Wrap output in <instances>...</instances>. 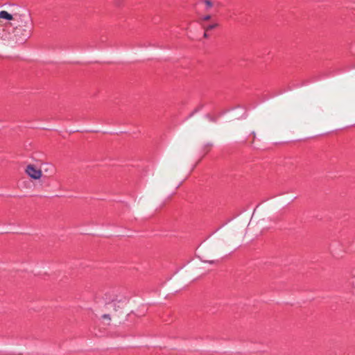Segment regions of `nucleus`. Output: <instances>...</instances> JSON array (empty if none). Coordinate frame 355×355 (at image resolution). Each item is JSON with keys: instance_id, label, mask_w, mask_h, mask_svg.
<instances>
[{"instance_id": "f257e3e1", "label": "nucleus", "mask_w": 355, "mask_h": 355, "mask_svg": "<svg viewBox=\"0 0 355 355\" xmlns=\"http://www.w3.org/2000/svg\"><path fill=\"white\" fill-rule=\"evenodd\" d=\"M105 301L107 305L113 308L115 312L123 313V310L127 305V299L122 296H118L114 293H106Z\"/></svg>"}, {"instance_id": "f03ea898", "label": "nucleus", "mask_w": 355, "mask_h": 355, "mask_svg": "<svg viewBox=\"0 0 355 355\" xmlns=\"http://www.w3.org/2000/svg\"><path fill=\"white\" fill-rule=\"evenodd\" d=\"M21 21V24L16 26L14 28V35L19 39L28 37L30 35L28 18L24 17Z\"/></svg>"}, {"instance_id": "7ed1b4c3", "label": "nucleus", "mask_w": 355, "mask_h": 355, "mask_svg": "<svg viewBox=\"0 0 355 355\" xmlns=\"http://www.w3.org/2000/svg\"><path fill=\"white\" fill-rule=\"evenodd\" d=\"M25 173L30 178L35 180H40L43 175L42 169L32 164H28L26 166L25 168Z\"/></svg>"}, {"instance_id": "20e7f679", "label": "nucleus", "mask_w": 355, "mask_h": 355, "mask_svg": "<svg viewBox=\"0 0 355 355\" xmlns=\"http://www.w3.org/2000/svg\"><path fill=\"white\" fill-rule=\"evenodd\" d=\"M0 19H7V20H12L15 18L11 14L8 13L7 11L1 10L0 12Z\"/></svg>"}, {"instance_id": "39448f33", "label": "nucleus", "mask_w": 355, "mask_h": 355, "mask_svg": "<svg viewBox=\"0 0 355 355\" xmlns=\"http://www.w3.org/2000/svg\"><path fill=\"white\" fill-rule=\"evenodd\" d=\"M103 323L105 325H109L111 322V317L109 314H104L101 316Z\"/></svg>"}, {"instance_id": "423d86ee", "label": "nucleus", "mask_w": 355, "mask_h": 355, "mask_svg": "<svg viewBox=\"0 0 355 355\" xmlns=\"http://www.w3.org/2000/svg\"><path fill=\"white\" fill-rule=\"evenodd\" d=\"M203 2L205 4L207 9L211 8L214 6V3L211 0H204Z\"/></svg>"}, {"instance_id": "0eeeda50", "label": "nucleus", "mask_w": 355, "mask_h": 355, "mask_svg": "<svg viewBox=\"0 0 355 355\" xmlns=\"http://www.w3.org/2000/svg\"><path fill=\"white\" fill-rule=\"evenodd\" d=\"M218 26V24H211L205 28V31L212 30Z\"/></svg>"}, {"instance_id": "6e6552de", "label": "nucleus", "mask_w": 355, "mask_h": 355, "mask_svg": "<svg viewBox=\"0 0 355 355\" xmlns=\"http://www.w3.org/2000/svg\"><path fill=\"white\" fill-rule=\"evenodd\" d=\"M211 15H205V17H202V20L203 21H209L210 19H211Z\"/></svg>"}, {"instance_id": "1a4fd4ad", "label": "nucleus", "mask_w": 355, "mask_h": 355, "mask_svg": "<svg viewBox=\"0 0 355 355\" xmlns=\"http://www.w3.org/2000/svg\"><path fill=\"white\" fill-rule=\"evenodd\" d=\"M45 172H46V173H48V172L51 173V170H50L49 168H46V169H45Z\"/></svg>"}, {"instance_id": "9d476101", "label": "nucleus", "mask_w": 355, "mask_h": 355, "mask_svg": "<svg viewBox=\"0 0 355 355\" xmlns=\"http://www.w3.org/2000/svg\"><path fill=\"white\" fill-rule=\"evenodd\" d=\"M203 36H204V37H205V38L208 37V35L207 34V33H206V32L204 33V35H203Z\"/></svg>"}, {"instance_id": "9b49d317", "label": "nucleus", "mask_w": 355, "mask_h": 355, "mask_svg": "<svg viewBox=\"0 0 355 355\" xmlns=\"http://www.w3.org/2000/svg\"><path fill=\"white\" fill-rule=\"evenodd\" d=\"M253 135V139H254L256 137V133L254 132H252Z\"/></svg>"}, {"instance_id": "f8f14e48", "label": "nucleus", "mask_w": 355, "mask_h": 355, "mask_svg": "<svg viewBox=\"0 0 355 355\" xmlns=\"http://www.w3.org/2000/svg\"><path fill=\"white\" fill-rule=\"evenodd\" d=\"M214 261H209V263H214Z\"/></svg>"}]
</instances>
